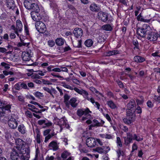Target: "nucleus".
<instances>
[{
    "label": "nucleus",
    "mask_w": 160,
    "mask_h": 160,
    "mask_svg": "<svg viewBox=\"0 0 160 160\" xmlns=\"http://www.w3.org/2000/svg\"><path fill=\"white\" fill-rule=\"evenodd\" d=\"M137 33L140 37H145L150 41H155L158 38V34L153 32L149 26L147 24H144L141 28H138Z\"/></svg>",
    "instance_id": "nucleus-1"
},
{
    "label": "nucleus",
    "mask_w": 160,
    "mask_h": 160,
    "mask_svg": "<svg viewBox=\"0 0 160 160\" xmlns=\"http://www.w3.org/2000/svg\"><path fill=\"white\" fill-rule=\"evenodd\" d=\"M30 148L29 147H25L24 149H23L22 151H20L21 152H17L16 157L13 156L12 154L10 155L11 158L12 160H18L19 159V155L22 154V155L20 157V159L21 160H28L30 157Z\"/></svg>",
    "instance_id": "nucleus-2"
},
{
    "label": "nucleus",
    "mask_w": 160,
    "mask_h": 160,
    "mask_svg": "<svg viewBox=\"0 0 160 160\" xmlns=\"http://www.w3.org/2000/svg\"><path fill=\"white\" fill-rule=\"evenodd\" d=\"M45 15L44 11L42 7H38L31 13L32 19L35 21L38 22L42 18V16Z\"/></svg>",
    "instance_id": "nucleus-3"
},
{
    "label": "nucleus",
    "mask_w": 160,
    "mask_h": 160,
    "mask_svg": "<svg viewBox=\"0 0 160 160\" xmlns=\"http://www.w3.org/2000/svg\"><path fill=\"white\" fill-rule=\"evenodd\" d=\"M16 146H14L12 150L11 154H12L13 156L16 157L17 152H20V151H22L24 148V142L22 139L20 138H18L16 139L15 141Z\"/></svg>",
    "instance_id": "nucleus-4"
},
{
    "label": "nucleus",
    "mask_w": 160,
    "mask_h": 160,
    "mask_svg": "<svg viewBox=\"0 0 160 160\" xmlns=\"http://www.w3.org/2000/svg\"><path fill=\"white\" fill-rule=\"evenodd\" d=\"M35 28L40 33H44L47 30L45 24L42 21H38L35 23Z\"/></svg>",
    "instance_id": "nucleus-5"
},
{
    "label": "nucleus",
    "mask_w": 160,
    "mask_h": 160,
    "mask_svg": "<svg viewBox=\"0 0 160 160\" xmlns=\"http://www.w3.org/2000/svg\"><path fill=\"white\" fill-rule=\"evenodd\" d=\"M25 7L28 9H36L39 7L38 5L36 3L32 2V0H25L24 2Z\"/></svg>",
    "instance_id": "nucleus-6"
},
{
    "label": "nucleus",
    "mask_w": 160,
    "mask_h": 160,
    "mask_svg": "<svg viewBox=\"0 0 160 160\" xmlns=\"http://www.w3.org/2000/svg\"><path fill=\"white\" fill-rule=\"evenodd\" d=\"M67 120L64 118H62L58 122V124L60 127V132H61L64 128H69V125L67 123Z\"/></svg>",
    "instance_id": "nucleus-7"
},
{
    "label": "nucleus",
    "mask_w": 160,
    "mask_h": 160,
    "mask_svg": "<svg viewBox=\"0 0 160 160\" xmlns=\"http://www.w3.org/2000/svg\"><path fill=\"white\" fill-rule=\"evenodd\" d=\"M110 148L108 147L103 146L102 147H98L93 149V151L97 152L99 153H106L109 151Z\"/></svg>",
    "instance_id": "nucleus-8"
},
{
    "label": "nucleus",
    "mask_w": 160,
    "mask_h": 160,
    "mask_svg": "<svg viewBox=\"0 0 160 160\" xmlns=\"http://www.w3.org/2000/svg\"><path fill=\"white\" fill-rule=\"evenodd\" d=\"M9 127L12 129H15L17 127L18 123L16 120L11 116L8 122Z\"/></svg>",
    "instance_id": "nucleus-9"
},
{
    "label": "nucleus",
    "mask_w": 160,
    "mask_h": 160,
    "mask_svg": "<svg viewBox=\"0 0 160 160\" xmlns=\"http://www.w3.org/2000/svg\"><path fill=\"white\" fill-rule=\"evenodd\" d=\"M73 90L78 94L82 95L85 99L87 100L88 98L89 94L86 91L82 89L80 90L76 87L73 88Z\"/></svg>",
    "instance_id": "nucleus-10"
},
{
    "label": "nucleus",
    "mask_w": 160,
    "mask_h": 160,
    "mask_svg": "<svg viewBox=\"0 0 160 160\" xmlns=\"http://www.w3.org/2000/svg\"><path fill=\"white\" fill-rule=\"evenodd\" d=\"M91 113V111L88 108H87L84 110L82 109H78L77 112V115L80 117H81L83 115L86 116L89 113Z\"/></svg>",
    "instance_id": "nucleus-11"
},
{
    "label": "nucleus",
    "mask_w": 160,
    "mask_h": 160,
    "mask_svg": "<svg viewBox=\"0 0 160 160\" xmlns=\"http://www.w3.org/2000/svg\"><path fill=\"white\" fill-rule=\"evenodd\" d=\"M127 136L124 137V144L126 145H128L130 143L132 142V135L130 132L127 133Z\"/></svg>",
    "instance_id": "nucleus-12"
},
{
    "label": "nucleus",
    "mask_w": 160,
    "mask_h": 160,
    "mask_svg": "<svg viewBox=\"0 0 160 160\" xmlns=\"http://www.w3.org/2000/svg\"><path fill=\"white\" fill-rule=\"evenodd\" d=\"M86 144L88 147H94L96 145L95 139L90 137L88 138L86 141Z\"/></svg>",
    "instance_id": "nucleus-13"
},
{
    "label": "nucleus",
    "mask_w": 160,
    "mask_h": 160,
    "mask_svg": "<svg viewBox=\"0 0 160 160\" xmlns=\"http://www.w3.org/2000/svg\"><path fill=\"white\" fill-rule=\"evenodd\" d=\"M59 144L56 141H52L49 144L48 147L50 149L55 151L58 149Z\"/></svg>",
    "instance_id": "nucleus-14"
},
{
    "label": "nucleus",
    "mask_w": 160,
    "mask_h": 160,
    "mask_svg": "<svg viewBox=\"0 0 160 160\" xmlns=\"http://www.w3.org/2000/svg\"><path fill=\"white\" fill-rule=\"evenodd\" d=\"M22 25L21 21L19 20H18L16 21V31H15V34H17L18 36L19 34L18 32H20L22 30Z\"/></svg>",
    "instance_id": "nucleus-15"
},
{
    "label": "nucleus",
    "mask_w": 160,
    "mask_h": 160,
    "mask_svg": "<svg viewBox=\"0 0 160 160\" xmlns=\"http://www.w3.org/2000/svg\"><path fill=\"white\" fill-rule=\"evenodd\" d=\"M135 120V117L134 116H127L126 118H125L123 119V121L125 124L128 125H130Z\"/></svg>",
    "instance_id": "nucleus-16"
},
{
    "label": "nucleus",
    "mask_w": 160,
    "mask_h": 160,
    "mask_svg": "<svg viewBox=\"0 0 160 160\" xmlns=\"http://www.w3.org/2000/svg\"><path fill=\"white\" fill-rule=\"evenodd\" d=\"M98 14L99 19L103 22H105L108 20V16L107 13L103 12H100Z\"/></svg>",
    "instance_id": "nucleus-17"
},
{
    "label": "nucleus",
    "mask_w": 160,
    "mask_h": 160,
    "mask_svg": "<svg viewBox=\"0 0 160 160\" xmlns=\"http://www.w3.org/2000/svg\"><path fill=\"white\" fill-rule=\"evenodd\" d=\"M31 55L29 52H22V57L23 61H28L31 60Z\"/></svg>",
    "instance_id": "nucleus-18"
},
{
    "label": "nucleus",
    "mask_w": 160,
    "mask_h": 160,
    "mask_svg": "<svg viewBox=\"0 0 160 160\" xmlns=\"http://www.w3.org/2000/svg\"><path fill=\"white\" fill-rule=\"evenodd\" d=\"M73 33L75 36L77 38H80L82 36L83 31L81 28H76L74 29Z\"/></svg>",
    "instance_id": "nucleus-19"
},
{
    "label": "nucleus",
    "mask_w": 160,
    "mask_h": 160,
    "mask_svg": "<svg viewBox=\"0 0 160 160\" xmlns=\"http://www.w3.org/2000/svg\"><path fill=\"white\" fill-rule=\"evenodd\" d=\"M7 7L9 9L14 10L16 8L15 5L13 0H6Z\"/></svg>",
    "instance_id": "nucleus-20"
},
{
    "label": "nucleus",
    "mask_w": 160,
    "mask_h": 160,
    "mask_svg": "<svg viewBox=\"0 0 160 160\" xmlns=\"http://www.w3.org/2000/svg\"><path fill=\"white\" fill-rule=\"evenodd\" d=\"M87 100L90 101L98 109H100V104L98 102H95L94 98L92 97H91L90 98L88 97Z\"/></svg>",
    "instance_id": "nucleus-21"
},
{
    "label": "nucleus",
    "mask_w": 160,
    "mask_h": 160,
    "mask_svg": "<svg viewBox=\"0 0 160 160\" xmlns=\"http://www.w3.org/2000/svg\"><path fill=\"white\" fill-rule=\"evenodd\" d=\"M104 123V122L102 121H101V122H100L96 119H94L92 121V123L91 125V126L92 127H98L102 126Z\"/></svg>",
    "instance_id": "nucleus-22"
},
{
    "label": "nucleus",
    "mask_w": 160,
    "mask_h": 160,
    "mask_svg": "<svg viewBox=\"0 0 160 160\" xmlns=\"http://www.w3.org/2000/svg\"><path fill=\"white\" fill-rule=\"evenodd\" d=\"M134 61L137 63H142L145 61V58L140 56H136L133 58Z\"/></svg>",
    "instance_id": "nucleus-23"
},
{
    "label": "nucleus",
    "mask_w": 160,
    "mask_h": 160,
    "mask_svg": "<svg viewBox=\"0 0 160 160\" xmlns=\"http://www.w3.org/2000/svg\"><path fill=\"white\" fill-rule=\"evenodd\" d=\"M90 9L93 12H97L99 10V7L95 3H92L89 7Z\"/></svg>",
    "instance_id": "nucleus-24"
},
{
    "label": "nucleus",
    "mask_w": 160,
    "mask_h": 160,
    "mask_svg": "<svg viewBox=\"0 0 160 160\" xmlns=\"http://www.w3.org/2000/svg\"><path fill=\"white\" fill-rule=\"evenodd\" d=\"M136 104L135 100L131 99L127 104V108L128 109H133V108L136 107Z\"/></svg>",
    "instance_id": "nucleus-25"
},
{
    "label": "nucleus",
    "mask_w": 160,
    "mask_h": 160,
    "mask_svg": "<svg viewBox=\"0 0 160 160\" xmlns=\"http://www.w3.org/2000/svg\"><path fill=\"white\" fill-rule=\"evenodd\" d=\"M0 108H2L3 111L5 110H7L9 112H10V109L11 108V105L9 104H8L6 105H4L3 103L1 102H0Z\"/></svg>",
    "instance_id": "nucleus-26"
},
{
    "label": "nucleus",
    "mask_w": 160,
    "mask_h": 160,
    "mask_svg": "<svg viewBox=\"0 0 160 160\" xmlns=\"http://www.w3.org/2000/svg\"><path fill=\"white\" fill-rule=\"evenodd\" d=\"M77 99L76 98H71L69 102V105H70L73 108H76L78 105V103H77Z\"/></svg>",
    "instance_id": "nucleus-27"
},
{
    "label": "nucleus",
    "mask_w": 160,
    "mask_h": 160,
    "mask_svg": "<svg viewBox=\"0 0 160 160\" xmlns=\"http://www.w3.org/2000/svg\"><path fill=\"white\" fill-rule=\"evenodd\" d=\"M70 98V96L68 94H65L64 96V102L66 106L68 108H69V103L68 100Z\"/></svg>",
    "instance_id": "nucleus-28"
},
{
    "label": "nucleus",
    "mask_w": 160,
    "mask_h": 160,
    "mask_svg": "<svg viewBox=\"0 0 160 160\" xmlns=\"http://www.w3.org/2000/svg\"><path fill=\"white\" fill-rule=\"evenodd\" d=\"M102 28L103 30L106 31H111L112 30L113 28L111 25L106 24L102 26Z\"/></svg>",
    "instance_id": "nucleus-29"
},
{
    "label": "nucleus",
    "mask_w": 160,
    "mask_h": 160,
    "mask_svg": "<svg viewBox=\"0 0 160 160\" xmlns=\"http://www.w3.org/2000/svg\"><path fill=\"white\" fill-rule=\"evenodd\" d=\"M18 130L22 134H24L26 132V128L23 124H21L18 126Z\"/></svg>",
    "instance_id": "nucleus-30"
},
{
    "label": "nucleus",
    "mask_w": 160,
    "mask_h": 160,
    "mask_svg": "<svg viewBox=\"0 0 160 160\" xmlns=\"http://www.w3.org/2000/svg\"><path fill=\"white\" fill-rule=\"evenodd\" d=\"M127 116H133L135 117V114L134 113L135 110L134 109H127Z\"/></svg>",
    "instance_id": "nucleus-31"
},
{
    "label": "nucleus",
    "mask_w": 160,
    "mask_h": 160,
    "mask_svg": "<svg viewBox=\"0 0 160 160\" xmlns=\"http://www.w3.org/2000/svg\"><path fill=\"white\" fill-rule=\"evenodd\" d=\"M64 40L62 38H57L55 40L56 43L57 45L61 46L64 44Z\"/></svg>",
    "instance_id": "nucleus-32"
},
{
    "label": "nucleus",
    "mask_w": 160,
    "mask_h": 160,
    "mask_svg": "<svg viewBox=\"0 0 160 160\" xmlns=\"http://www.w3.org/2000/svg\"><path fill=\"white\" fill-rule=\"evenodd\" d=\"M89 89L93 93H96L97 94L100 95L102 97H103V94L99 92L95 88L93 87H91L89 88Z\"/></svg>",
    "instance_id": "nucleus-33"
},
{
    "label": "nucleus",
    "mask_w": 160,
    "mask_h": 160,
    "mask_svg": "<svg viewBox=\"0 0 160 160\" xmlns=\"http://www.w3.org/2000/svg\"><path fill=\"white\" fill-rule=\"evenodd\" d=\"M107 104L110 108L112 109H115L117 107L116 104L112 100L107 101Z\"/></svg>",
    "instance_id": "nucleus-34"
},
{
    "label": "nucleus",
    "mask_w": 160,
    "mask_h": 160,
    "mask_svg": "<svg viewBox=\"0 0 160 160\" xmlns=\"http://www.w3.org/2000/svg\"><path fill=\"white\" fill-rule=\"evenodd\" d=\"M132 140H135L138 142L142 141L143 139L142 137H140V136H138L136 134H134L132 135Z\"/></svg>",
    "instance_id": "nucleus-35"
},
{
    "label": "nucleus",
    "mask_w": 160,
    "mask_h": 160,
    "mask_svg": "<svg viewBox=\"0 0 160 160\" xmlns=\"http://www.w3.org/2000/svg\"><path fill=\"white\" fill-rule=\"evenodd\" d=\"M49 1L50 2V5L51 7L56 10L57 9V6L55 3V2L54 0H49Z\"/></svg>",
    "instance_id": "nucleus-36"
},
{
    "label": "nucleus",
    "mask_w": 160,
    "mask_h": 160,
    "mask_svg": "<svg viewBox=\"0 0 160 160\" xmlns=\"http://www.w3.org/2000/svg\"><path fill=\"white\" fill-rule=\"evenodd\" d=\"M84 43L87 47H90L92 45L93 42L92 39H88L85 41Z\"/></svg>",
    "instance_id": "nucleus-37"
},
{
    "label": "nucleus",
    "mask_w": 160,
    "mask_h": 160,
    "mask_svg": "<svg viewBox=\"0 0 160 160\" xmlns=\"http://www.w3.org/2000/svg\"><path fill=\"white\" fill-rule=\"evenodd\" d=\"M28 106L29 107L28 109L32 112L37 113V111L34 109L38 110V108H35L34 106L30 104H28Z\"/></svg>",
    "instance_id": "nucleus-38"
},
{
    "label": "nucleus",
    "mask_w": 160,
    "mask_h": 160,
    "mask_svg": "<svg viewBox=\"0 0 160 160\" xmlns=\"http://www.w3.org/2000/svg\"><path fill=\"white\" fill-rule=\"evenodd\" d=\"M70 153L67 151H64L61 154V157L63 159H66L67 157L69 156Z\"/></svg>",
    "instance_id": "nucleus-39"
},
{
    "label": "nucleus",
    "mask_w": 160,
    "mask_h": 160,
    "mask_svg": "<svg viewBox=\"0 0 160 160\" xmlns=\"http://www.w3.org/2000/svg\"><path fill=\"white\" fill-rule=\"evenodd\" d=\"M119 53V52L117 50H114L108 52L107 53V56H110Z\"/></svg>",
    "instance_id": "nucleus-40"
},
{
    "label": "nucleus",
    "mask_w": 160,
    "mask_h": 160,
    "mask_svg": "<svg viewBox=\"0 0 160 160\" xmlns=\"http://www.w3.org/2000/svg\"><path fill=\"white\" fill-rule=\"evenodd\" d=\"M117 152L118 158H119L121 156H123L124 154V152L121 149L119 148L117 150Z\"/></svg>",
    "instance_id": "nucleus-41"
},
{
    "label": "nucleus",
    "mask_w": 160,
    "mask_h": 160,
    "mask_svg": "<svg viewBox=\"0 0 160 160\" xmlns=\"http://www.w3.org/2000/svg\"><path fill=\"white\" fill-rule=\"evenodd\" d=\"M73 83L78 85H79L80 83V81L78 79L74 77H73L71 79Z\"/></svg>",
    "instance_id": "nucleus-42"
},
{
    "label": "nucleus",
    "mask_w": 160,
    "mask_h": 160,
    "mask_svg": "<svg viewBox=\"0 0 160 160\" xmlns=\"http://www.w3.org/2000/svg\"><path fill=\"white\" fill-rule=\"evenodd\" d=\"M116 143L118 147H122V144L120 138L119 137H117Z\"/></svg>",
    "instance_id": "nucleus-43"
},
{
    "label": "nucleus",
    "mask_w": 160,
    "mask_h": 160,
    "mask_svg": "<svg viewBox=\"0 0 160 160\" xmlns=\"http://www.w3.org/2000/svg\"><path fill=\"white\" fill-rule=\"evenodd\" d=\"M31 78L33 79H40L41 77L39 76V75L38 74V73L36 71V73H32V75L31 76Z\"/></svg>",
    "instance_id": "nucleus-44"
},
{
    "label": "nucleus",
    "mask_w": 160,
    "mask_h": 160,
    "mask_svg": "<svg viewBox=\"0 0 160 160\" xmlns=\"http://www.w3.org/2000/svg\"><path fill=\"white\" fill-rule=\"evenodd\" d=\"M34 94L36 97L38 98H40L43 97L42 93L38 91H37L34 92Z\"/></svg>",
    "instance_id": "nucleus-45"
},
{
    "label": "nucleus",
    "mask_w": 160,
    "mask_h": 160,
    "mask_svg": "<svg viewBox=\"0 0 160 160\" xmlns=\"http://www.w3.org/2000/svg\"><path fill=\"white\" fill-rule=\"evenodd\" d=\"M147 105L149 108H152L154 106V102H152L151 100H149L147 102Z\"/></svg>",
    "instance_id": "nucleus-46"
},
{
    "label": "nucleus",
    "mask_w": 160,
    "mask_h": 160,
    "mask_svg": "<svg viewBox=\"0 0 160 160\" xmlns=\"http://www.w3.org/2000/svg\"><path fill=\"white\" fill-rule=\"evenodd\" d=\"M43 89L50 93L53 97V96L52 94L51 89L50 90L49 88L46 87H43Z\"/></svg>",
    "instance_id": "nucleus-47"
},
{
    "label": "nucleus",
    "mask_w": 160,
    "mask_h": 160,
    "mask_svg": "<svg viewBox=\"0 0 160 160\" xmlns=\"http://www.w3.org/2000/svg\"><path fill=\"white\" fill-rule=\"evenodd\" d=\"M133 43L134 45L135 46V47L133 48L135 50L136 49H138V43L137 41L134 40L133 42Z\"/></svg>",
    "instance_id": "nucleus-48"
},
{
    "label": "nucleus",
    "mask_w": 160,
    "mask_h": 160,
    "mask_svg": "<svg viewBox=\"0 0 160 160\" xmlns=\"http://www.w3.org/2000/svg\"><path fill=\"white\" fill-rule=\"evenodd\" d=\"M48 44L50 47H52L55 45V42L53 40H49L48 41Z\"/></svg>",
    "instance_id": "nucleus-49"
},
{
    "label": "nucleus",
    "mask_w": 160,
    "mask_h": 160,
    "mask_svg": "<svg viewBox=\"0 0 160 160\" xmlns=\"http://www.w3.org/2000/svg\"><path fill=\"white\" fill-rule=\"evenodd\" d=\"M120 128L124 132H127L128 131V128L126 126L121 125Z\"/></svg>",
    "instance_id": "nucleus-50"
},
{
    "label": "nucleus",
    "mask_w": 160,
    "mask_h": 160,
    "mask_svg": "<svg viewBox=\"0 0 160 160\" xmlns=\"http://www.w3.org/2000/svg\"><path fill=\"white\" fill-rule=\"evenodd\" d=\"M14 88L16 90H19L20 89L21 86H20V82H18L15 85Z\"/></svg>",
    "instance_id": "nucleus-51"
},
{
    "label": "nucleus",
    "mask_w": 160,
    "mask_h": 160,
    "mask_svg": "<svg viewBox=\"0 0 160 160\" xmlns=\"http://www.w3.org/2000/svg\"><path fill=\"white\" fill-rule=\"evenodd\" d=\"M137 112L138 114H141L142 112V110L141 108L139 106H138L136 108V109L135 110V111Z\"/></svg>",
    "instance_id": "nucleus-52"
},
{
    "label": "nucleus",
    "mask_w": 160,
    "mask_h": 160,
    "mask_svg": "<svg viewBox=\"0 0 160 160\" xmlns=\"http://www.w3.org/2000/svg\"><path fill=\"white\" fill-rule=\"evenodd\" d=\"M25 114L27 117L29 118H32V113L30 111H27L25 112Z\"/></svg>",
    "instance_id": "nucleus-53"
},
{
    "label": "nucleus",
    "mask_w": 160,
    "mask_h": 160,
    "mask_svg": "<svg viewBox=\"0 0 160 160\" xmlns=\"http://www.w3.org/2000/svg\"><path fill=\"white\" fill-rule=\"evenodd\" d=\"M18 99L19 101L22 102H25L24 98L23 96L22 95L19 96L18 97Z\"/></svg>",
    "instance_id": "nucleus-54"
},
{
    "label": "nucleus",
    "mask_w": 160,
    "mask_h": 160,
    "mask_svg": "<svg viewBox=\"0 0 160 160\" xmlns=\"http://www.w3.org/2000/svg\"><path fill=\"white\" fill-rule=\"evenodd\" d=\"M40 137L39 134L38 133L36 136V142L38 143H40L41 142Z\"/></svg>",
    "instance_id": "nucleus-55"
},
{
    "label": "nucleus",
    "mask_w": 160,
    "mask_h": 160,
    "mask_svg": "<svg viewBox=\"0 0 160 160\" xmlns=\"http://www.w3.org/2000/svg\"><path fill=\"white\" fill-rule=\"evenodd\" d=\"M20 86L21 87H22V88L25 89H28V87L27 86V84L25 83V82H20Z\"/></svg>",
    "instance_id": "nucleus-56"
},
{
    "label": "nucleus",
    "mask_w": 160,
    "mask_h": 160,
    "mask_svg": "<svg viewBox=\"0 0 160 160\" xmlns=\"http://www.w3.org/2000/svg\"><path fill=\"white\" fill-rule=\"evenodd\" d=\"M36 72L38 73V74L39 75V76L40 75L41 76H44V73L46 72V71H45L44 72H43L42 71L40 70Z\"/></svg>",
    "instance_id": "nucleus-57"
},
{
    "label": "nucleus",
    "mask_w": 160,
    "mask_h": 160,
    "mask_svg": "<svg viewBox=\"0 0 160 160\" xmlns=\"http://www.w3.org/2000/svg\"><path fill=\"white\" fill-rule=\"evenodd\" d=\"M28 44L26 43H24V42H22V43L19 42L17 44V46L18 47H21L22 46H28Z\"/></svg>",
    "instance_id": "nucleus-58"
},
{
    "label": "nucleus",
    "mask_w": 160,
    "mask_h": 160,
    "mask_svg": "<svg viewBox=\"0 0 160 160\" xmlns=\"http://www.w3.org/2000/svg\"><path fill=\"white\" fill-rule=\"evenodd\" d=\"M153 99L156 101L160 103V96H158L155 95Z\"/></svg>",
    "instance_id": "nucleus-59"
},
{
    "label": "nucleus",
    "mask_w": 160,
    "mask_h": 160,
    "mask_svg": "<svg viewBox=\"0 0 160 160\" xmlns=\"http://www.w3.org/2000/svg\"><path fill=\"white\" fill-rule=\"evenodd\" d=\"M103 114L104 116L108 120V121L109 122H111L112 121V120L111 118L108 114Z\"/></svg>",
    "instance_id": "nucleus-60"
},
{
    "label": "nucleus",
    "mask_w": 160,
    "mask_h": 160,
    "mask_svg": "<svg viewBox=\"0 0 160 160\" xmlns=\"http://www.w3.org/2000/svg\"><path fill=\"white\" fill-rule=\"evenodd\" d=\"M42 19L44 22H47L48 21V17L46 16V14L45 13V15H43V16H42V18L41 19Z\"/></svg>",
    "instance_id": "nucleus-61"
},
{
    "label": "nucleus",
    "mask_w": 160,
    "mask_h": 160,
    "mask_svg": "<svg viewBox=\"0 0 160 160\" xmlns=\"http://www.w3.org/2000/svg\"><path fill=\"white\" fill-rule=\"evenodd\" d=\"M136 101L137 105H142L143 102V100H140L138 99H137Z\"/></svg>",
    "instance_id": "nucleus-62"
},
{
    "label": "nucleus",
    "mask_w": 160,
    "mask_h": 160,
    "mask_svg": "<svg viewBox=\"0 0 160 160\" xmlns=\"http://www.w3.org/2000/svg\"><path fill=\"white\" fill-rule=\"evenodd\" d=\"M46 122L45 120H39L38 122V124L40 125H42V124L45 123Z\"/></svg>",
    "instance_id": "nucleus-63"
},
{
    "label": "nucleus",
    "mask_w": 160,
    "mask_h": 160,
    "mask_svg": "<svg viewBox=\"0 0 160 160\" xmlns=\"http://www.w3.org/2000/svg\"><path fill=\"white\" fill-rule=\"evenodd\" d=\"M117 82L120 88H123L124 85L120 81H117Z\"/></svg>",
    "instance_id": "nucleus-64"
}]
</instances>
